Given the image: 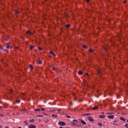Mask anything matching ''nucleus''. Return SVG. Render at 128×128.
I'll list each match as a JSON object with an SVG mask.
<instances>
[{"label": "nucleus", "mask_w": 128, "mask_h": 128, "mask_svg": "<svg viewBox=\"0 0 128 128\" xmlns=\"http://www.w3.org/2000/svg\"><path fill=\"white\" fill-rule=\"evenodd\" d=\"M10 92L12 94V90H10Z\"/></svg>", "instance_id": "a18cd8bd"}, {"label": "nucleus", "mask_w": 128, "mask_h": 128, "mask_svg": "<svg viewBox=\"0 0 128 128\" xmlns=\"http://www.w3.org/2000/svg\"><path fill=\"white\" fill-rule=\"evenodd\" d=\"M50 54H52V56H56V54H54V53L53 52L50 51Z\"/></svg>", "instance_id": "9d476101"}, {"label": "nucleus", "mask_w": 128, "mask_h": 128, "mask_svg": "<svg viewBox=\"0 0 128 128\" xmlns=\"http://www.w3.org/2000/svg\"><path fill=\"white\" fill-rule=\"evenodd\" d=\"M98 126H102V123H98Z\"/></svg>", "instance_id": "b1692460"}, {"label": "nucleus", "mask_w": 128, "mask_h": 128, "mask_svg": "<svg viewBox=\"0 0 128 128\" xmlns=\"http://www.w3.org/2000/svg\"><path fill=\"white\" fill-rule=\"evenodd\" d=\"M114 118V116L112 115H110L108 116V118L112 119Z\"/></svg>", "instance_id": "423d86ee"}, {"label": "nucleus", "mask_w": 128, "mask_h": 128, "mask_svg": "<svg viewBox=\"0 0 128 128\" xmlns=\"http://www.w3.org/2000/svg\"><path fill=\"white\" fill-rule=\"evenodd\" d=\"M16 102H20V100H16Z\"/></svg>", "instance_id": "c85d7f7f"}, {"label": "nucleus", "mask_w": 128, "mask_h": 128, "mask_svg": "<svg viewBox=\"0 0 128 128\" xmlns=\"http://www.w3.org/2000/svg\"><path fill=\"white\" fill-rule=\"evenodd\" d=\"M10 48H12V46H10Z\"/></svg>", "instance_id": "338daca9"}, {"label": "nucleus", "mask_w": 128, "mask_h": 128, "mask_svg": "<svg viewBox=\"0 0 128 128\" xmlns=\"http://www.w3.org/2000/svg\"><path fill=\"white\" fill-rule=\"evenodd\" d=\"M66 118H70V116L68 115H66Z\"/></svg>", "instance_id": "393cba45"}, {"label": "nucleus", "mask_w": 128, "mask_h": 128, "mask_svg": "<svg viewBox=\"0 0 128 128\" xmlns=\"http://www.w3.org/2000/svg\"><path fill=\"white\" fill-rule=\"evenodd\" d=\"M58 124H59V126H66V123L63 122H59Z\"/></svg>", "instance_id": "7ed1b4c3"}, {"label": "nucleus", "mask_w": 128, "mask_h": 128, "mask_svg": "<svg viewBox=\"0 0 128 128\" xmlns=\"http://www.w3.org/2000/svg\"><path fill=\"white\" fill-rule=\"evenodd\" d=\"M25 124H26V126H28V122L26 121H25L24 122Z\"/></svg>", "instance_id": "7c9ffc66"}, {"label": "nucleus", "mask_w": 128, "mask_h": 128, "mask_svg": "<svg viewBox=\"0 0 128 128\" xmlns=\"http://www.w3.org/2000/svg\"><path fill=\"white\" fill-rule=\"evenodd\" d=\"M30 50H34V46H32V45L30 46Z\"/></svg>", "instance_id": "6e6552de"}, {"label": "nucleus", "mask_w": 128, "mask_h": 128, "mask_svg": "<svg viewBox=\"0 0 128 128\" xmlns=\"http://www.w3.org/2000/svg\"><path fill=\"white\" fill-rule=\"evenodd\" d=\"M28 128H36V125L30 124L28 126Z\"/></svg>", "instance_id": "20e7f679"}, {"label": "nucleus", "mask_w": 128, "mask_h": 128, "mask_svg": "<svg viewBox=\"0 0 128 128\" xmlns=\"http://www.w3.org/2000/svg\"><path fill=\"white\" fill-rule=\"evenodd\" d=\"M27 34H30V36H31V34H32V33L30 31L27 32Z\"/></svg>", "instance_id": "dca6fc26"}, {"label": "nucleus", "mask_w": 128, "mask_h": 128, "mask_svg": "<svg viewBox=\"0 0 128 128\" xmlns=\"http://www.w3.org/2000/svg\"><path fill=\"white\" fill-rule=\"evenodd\" d=\"M10 40V38H6V40Z\"/></svg>", "instance_id": "c9c22d12"}, {"label": "nucleus", "mask_w": 128, "mask_h": 128, "mask_svg": "<svg viewBox=\"0 0 128 128\" xmlns=\"http://www.w3.org/2000/svg\"><path fill=\"white\" fill-rule=\"evenodd\" d=\"M58 112H60V110L59 109V110H58Z\"/></svg>", "instance_id": "864d4df0"}, {"label": "nucleus", "mask_w": 128, "mask_h": 128, "mask_svg": "<svg viewBox=\"0 0 128 128\" xmlns=\"http://www.w3.org/2000/svg\"><path fill=\"white\" fill-rule=\"evenodd\" d=\"M30 122H34V119H32V120H30Z\"/></svg>", "instance_id": "6ab92c4d"}, {"label": "nucleus", "mask_w": 128, "mask_h": 128, "mask_svg": "<svg viewBox=\"0 0 128 128\" xmlns=\"http://www.w3.org/2000/svg\"><path fill=\"white\" fill-rule=\"evenodd\" d=\"M18 48L16 47V48Z\"/></svg>", "instance_id": "bf43d9fd"}, {"label": "nucleus", "mask_w": 128, "mask_h": 128, "mask_svg": "<svg viewBox=\"0 0 128 128\" xmlns=\"http://www.w3.org/2000/svg\"><path fill=\"white\" fill-rule=\"evenodd\" d=\"M99 118H106V116L104 115H100Z\"/></svg>", "instance_id": "0eeeda50"}, {"label": "nucleus", "mask_w": 128, "mask_h": 128, "mask_svg": "<svg viewBox=\"0 0 128 128\" xmlns=\"http://www.w3.org/2000/svg\"><path fill=\"white\" fill-rule=\"evenodd\" d=\"M109 92H110V90H109Z\"/></svg>", "instance_id": "052dcab7"}, {"label": "nucleus", "mask_w": 128, "mask_h": 128, "mask_svg": "<svg viewBox=\"0 0 128 128\" xmlns=\"http://www.w3.org/2000/svg\"><path fill=\"white\" fill-rule=\"evenodd\" d=\"M102 114H104V112H102Z\"/></svg>", "instance_id": "e2e57ef3"}, {"label": "nucleus", "mask_w": 128, "mask_h": 128, "mask_svg": "<svg viewBox=\"0 0 128 128\" xmlns=\"http://www.w3.org/2000/svg\"><path fill=\"white\" fill-rule=\"evenodd\" d=\"M18 128H22V127H18Z\"/></svg>", "instance_id": "680f3d73"}, {"label": "nucleus", "mask_w": 128, "mask_h": 128, "mask_svg": "<svg viewBox=\"0 0 128 128\" xmlns=\"http://www.w3.org/2000/svg\"><path fill=\"white\" fill-rule=\"evenodd\" d=\"M10 43L6 44V48H10Z\"/></svg>", "instance_id": "4468645a"}, {"label": "nucleus", "mask_w": 128, "mask_h": 128, "mask_svg": "<svg viewBox=\"0 0 128 128\" xmlns=\"http://www.w3.org/2000/svg\"><path fill=\"white\" fill-rule=\"evenodd\" d=\"M49 120H45V122H48Z\"/></svg>", "instance_id": "e433bc0d"}, {"label": "nucleus", "mask_w": 128, "mask_h": 128, "mask_svg": "<svg viewBox=\"0 0 128 128\" xmlns=\"http://www.w3.org/2000/svg\"><path fill=\"white\" fill-rule=\"evenodd\" d=\"M78 122L80 123V122H78V120H74L72 121V122H71V125L72 126H82V125H78Z\"/></svg>", "instance_id": "f257e3e1"}, {"label": "nucleus", "mask_w": 128, "mask_h": 128, "mask_svg": "<svg viewBox=\"0 0 128 128\" xmlns=\"http://www.w3.org/2000/svg\"><path fill=\"white\" fill-rule=\"evenodd\" d=\"M41 110H42L43 112L45 110L44 108H42Z\"/></svg>", "instance_id": "a19ab883"}, {"label": "nucleus", "mask_w": 128, "mask_h": 128, "mask_svg": "<svg viewBox=\"0 0 128 128\" xmlns=\"http://www.w3.org/2000/svg\"><path fill=\"white\" fill-rule=\"evenodd\" d=\"M22 94V96H24V94Z\"/></svg>", "instance_id": "69168bd1"}, {"label": "nucleus", "mask_w": 128, "mask_h": 128, "mask_svg": "<svg viewBox=\"0 0 128 128\" xmlns=\"http://www.w3.org/2000/svg\"><path fill=\"white\" fill-rule=\"evenodd\" d=\"M6 128H8V126H6Z\"/></svg>", "instance_id": "13d9d810"}, {"label": "nucleus", "mask_w": 128, "mask_h": 128, "mask_svg": "<svg viewBox=\"0 0 128 128\" xmlns=\"http://www.w3.org/2000/svg\"><path fill=\"white\" fill-rule=\"evenodd\" d=\"M82 46L84 48H86V46L82 45Z\"/></svg>", "instance_id": "c756f323"}, {"label": "nucleus", "mask_w": 128, "mask_h": 128, "mask_svg": "<svg viewBox=\"0 0 128 128\" xmlns=\"http://www.w3.org/2000/svg\"><path fill=\"white\" fill-rule=\"evenodd\" d=\"M52 70H56V68H55L54 67H53V68H52Z\"/></svg>", "instance_id": "4c0bfd02"}, {"label": "nucleus", "mask_w": 128, "mask_h": 128, "mask_svg": "<svg viewBox=\"0 0 128 128\" xmlns=\"http://www.w3.org/2000/svg\"><path fill=\"white\" fill-rule=\"evenodd\" d=\"M97 72H98V74H102V71H100V70L99 69V70H97Z\"/></svg>", "instance_id": "ddd939ff"}, {"label": "nucleus", "mask_w": 128, "mask_h": 128, "mask_svg": "<svg viewBox=\"0 0 128 128\" xmlns=\"http://www.w3.org/2000/svg\"><path fill=\"white\" fill-rule=\"evenodd\" d=\"M78 74H82V72L79 70L78 72Z\"/></svg>", "instance_id": "f3484780"}, {"label": "nucleus", "mask_w": 128, "mask_h": 128, "mask_svg": "<svg viewBox=\"0 0 128 128\" xmlns=\"http://www.w3.org/2000/svg\"><path fill=\"white\" fill-rule=\"evenodd\" d=\"M122 114H124V113H122Z\"/></svg>", "instance_id": "5fc2aeb1"}, {"label": "nucleus", "mask_w": 128, "mask_h": 128, "mask_svg": "<svg viewBox=\"0 0 128 128\" xmlns=\"http://www.w3.org/2000/svg\"><path fill=\"white\" fill-rule=\"evenodd\" d=\"M104 50H106H106H108V48H106V47H104Z\"/></svg>", "instance_id": "cd10ccee"}, {"label": "nucleus", "mask_w": 128, "mask_h": 128, "mask_svg": "<svg viewBox=\"0 0 128 128\" xmlns=\"http://www.w3.org/2000/svg\"><path fill=\"white\" fill-rule=\"evenodd\" d=\"M36 116L38 118H42L44 116L41 115H36Z\"/></svg>", "instance_id": "a211bd4d"}, {"label": "nucleus", "mask_w": 128, "mask_h": 128, "mask_svg": "<svg viewBox=\"0 0 128 128\" xmlns=\"http://www.w3.org/2000/svg\"><path fill=\"white\" fill-rule=\"evenodd\" d=\"M0 116H4V115H2V114H0Z\"/></svg>", "instance_id": "37998d69"}, {"label": "nucleus", "mask_w": 128, "mask_h": 128, "mask_svg": "<svg viewBox=\"0 0 128 128\" xmlns=\"http://www.w3.org/2000/svg\"><path fill=\"white\" fill-rule=\"evenodd\" d=\"M0 108H2V107L0 106Z\"/></svg>", "instance_id": "0e129e2a"}, {"label": "nucleus", "mask_w": 128, "mask_h": 128, "mask_svg": "<svg viewBox=\"0 0 128 128\" xmlns=\"http://www.w3.org/2000/svg\"><path fill=\"white\" fill-rule=\"evenodd\" d=\"M4 52H8V51L6 49L3 50Z\"/></svg>", "instance_id": "2f4dec72"}, {"label": "nucleus", "mask_w": 128, "mask_h": 128, "mask_svg": "<svg viewBox=\"0 0 128 128\" xmlns=\"http://www.w3.org/2000/svg\"><path fill=\"white\" fill-rule=\"evenodd\" d=\"M98 106H94V108H92V110H98Z\"/></svg>", "instance_id": "9b49d317"}, {"label": "nucleus", "mask_w": 128, "mask_h": 128, "mask_svg": "<svg viewBox=\"0 0 128 128\" xmlns=\"http://www.w3.org/2000/svg\"><path fill=\"white\" fill-rule=\"evenodd\" d=\"M89 52H94V49L90 48L89 49Z\"/></svg>", "instance_id": "f8f14e48"}, {"label": "nucleus", "mask_w": 128, "mask_h": 128, "mask_svg": "<svg viewBox=\"0 0 128 128\" xmlns=\"http://www.w3.org/2000/svg\"><path fill=\"white\" fill-rule=\"evenodd\" d=\"M86 76H89L88 73H86Z\"/></svg>", "instance_id": "8fccbe9b"}, {"label": "nucleus", "mask_w": 128, "mask_h": 128, "mask_svg": "<svg viewBox=\"0 0 128 128\" xmlns=\"http://www.w3.org/2000/svg\"><path fill=\"white\" fill-rule=\"evenodd\" d=\"M70 26L69 24H68L66 26V27L67 28H68Z\"/></svg>", "instance_id": "412c9836"}, {"label": "nucleus", "mask_w": 128, "mask_h": 128, "mask_svg": "<svg viewBox=\"0 0 128 128\" xmlns=\"http://www.w3.org/2000/svg\"><path fill=\"white\" fill-rule=\"evenodd\" d=\"M117 96H120V95H119V94H118V95H117Z\"/></svg>", "instance_id": "4d7b16f0"}, {"label": "nucleus", "mask_w": 128, "mask_h": 128, "mask_svg": "<svg viewBox=\"0 0 128 128\" xmlns=\"http://www.w3.org/2000/svg\"><path fill=\"white\" fill-rule=\"evenodd\" d=\"M39 50H44V48H38Z\"/></svg>", "instance_id": "bb28decb"}, {"label": "nucleus", "mask_w": 128, "mask_h": 128, "mask_svg": "<svg viewBox=\"0 0 128 128\" xmlns=\"http://www.w3.org/2000/svg\"><path fill=\"white\" fill-rule=\"evenodd\" d=\"M79 120L81 122L82 124H86V122L80 119Z\"/></svg>", "instance_id": "39448f33"}, {"label": "nucleus", "mask_w": 128, "mask_h": 128, "mask_svg": "<svg viewBox=\"0 0 128 128\" xmlns=\"http://www.w3.org/2000/svg\"><path fill=\"white\" fill-rule=\"evenodd\" d=\"M90 0H86V2H89Z\"/></svg>", "instance_id": "de8ad7c7"}, {"label": "nucleus", "mask_w": 128, "mask_h": 128, "mask_svg": "<svg viewBox=\"0 0 128 128\" xmlns=\"http://www.w3.org/2000/svg\"><path fill=\"white\" fill-rule=\"evenodd\" d=\"M125 126H126V128H128V124H126Z\"/></svg>", "instance_id": "72a5a7b5"}, {"label": "nucleus", "mask_w": 128, "mask_h": 128, "mask_svg": "<svg viewBox=\"0 0 128 128\" xmlns=\"http://www.w3.org/2000/svg\"><path fill=\"white\" fill-rule=\"evenodd\" d=\"M29 66L31 68V70H34V66L32 64L29 65Z\"/></svg>", "instance_id": "2eb2a0df"}, {"label": "nucleus", "mask_w": 128, "mask_h": 128, "mask_svg": "<svg viewBox=\"0 0 128 128\" xmlns=\"http://www.w3.org/2000/svg\"><path fill=\"white\" fill-rule=\"evenodd\" d=\"M0 128H2V126L0 125Z\"/></svg>", "instance_id": "3c124183"}, {"label": "nucleus", "mask_w": 128, "mask_h": 128, "mask_svg": "<svg viewBox=\"0 0 128 128\" xmlns=\"http://www.w3.org/2000/svg\"><path fill=\"white\" fill-rule=\"evenodd\" d=\"M84 116H90V114H85Z\"/></svg>", "instance_id": "ea45409f"}, {"label": "nucleus", "mask_w": 128, "mask_h": 128, "mask_svg": "<svg viewBox=\"0 0 128 128\" xmlns=\"http://www.w3.org/2000/svg\"><path fill=\"white\" fill-rule=\"evenodd\" d=\"M39 122H42V120H39Z\"/></svg>", "instance_id": "6e6d98bb"}, {"label": "nucleus", "mask_w": 128, "mask_h": 128, "mask_svg": "<svg viewBox=\"0 0 128 128\" xmlns=\"http://www.w3.org/2000/svg\"><path fill=\"white\" fill-rule=\"evenodd\" d=\"M16 114H20V113H19V112H18V113H16Z\"/></svg>", "instance_id": "603ef678"}, {"label": "nucleus", "mask_w": 128, "mask_h": 128, "mask_svg": "<svg viewBox=\"0 0 128 128\" xmlns=\"http://www.w3.org/2000/svg\"><path fill=\"white\" fill-rule=\"evenodd\" d=\"M107 114H114V113H107Z\"/></svg>", "instance_id": "58836bf2"}, {"label": "nucleus", "mask_w": 128, "mask_h": 128, "mask_svg": "<svg viewBox=\"0 0 128 128\" xmlns=\"http://www.w3.org/2000/svg\"><path fill=\"white\" fill-rule=\"evenodd\" d=\"M38 64H42V61H39Z\"/></svg>", "instance_id": "79ce46f5"}, {"label": "nucleus", "mask_w": 128, "mask_h": 128, "mask_svg": "<svg viewBox=\"0 0 128 128\" xmlns=\"http://www.w3.org/2000/svg\"><path fill=\"white\" fill-rule=\"evenodd\" d=\"M35 112H40V109H36Z\"/></svg>", "instance_id": "5701e85b"}, {"label": "nucleus", "mask_w": 128, "mask_h": 128, "mask_svg": "<svg viewBox=\"0 0 128 128\" xmlns=\"http://www.w3.org/2000/svg\"><path fill=\"white\" fill-rule=\"evenodd\" d=\"M87 120H88L89 122H94V118L91 116H88Z\"/></svg>", "instance_id": "f03ea898"}, {"label": "nucleus", "mask_w": 128, "mask_h": 128, "mask_svg": "<svg viewBox=\"0 0 128 128\" xmlns=\"http://www.w3.org/2000/svg\"><path fill=\"white\" fill-rule=\"evenodd\" d=\"M20 38H22V40H24V38H22V36H20Z\"/></svg>", "instance_id": "f704fd0d"}, {"label": "nucleus", "mask_w": 128, "mask_h": 128, "mask_svg": "<svg viewBox=\"0 0 128 128\" xmlns=\"http://www.w3.org/2000/svg\"><path fill=\"white\" fill-rule=\"evenodd\" d=\"M43 114H44L45 116H48V114L46 113H43Z\"/></svg>", "instance_id": "49530a36"}, {"label": "nucleus", "mask_w": 128, "mask_h": 128, "mask_svg": "<svg viewBox=\"0 0 128 128\" xmlns=\"http://www.w3.org/2000/svg\"><path fill=\"white\" fill-rule=\"evenodd\" d=\"M18 14H20V12H18V11H16V16H18Z\"/></svg>", "instance_id": "a878e982"}, {"label": "nucleus", "mask_w": 128, "mask_h": 128, "mask_svg": "<svg viewBox=\"0 0 128 128\" xmlns=\"http://www.w3.org/2000/svg\"><path fill=\"white\" fill-rule=\"evenodd\" d=\"M0 48L2 50H4V48H2V46H0Z\"/></svg>", "instance_id": "473e14b6"}, {"label": "nucleus", "mask_w": 128, "mask_h": 128, "mask_svg": "<svg viewBox=\"0 0 128 128\" xmlns=\"http://www.w3.org/2000/svg\"><path fill=\"white\" fill-rule=\"evenodd\" d=\"M120 120H122L123 122H126V119L123 117H120Z\"/></svg>", "instance_id": "1a4fd4ad"}, {"label": "nucleus", "mask_w": 128, "mask_h": 128, "mask_svg": "<svg viewBox=\"0 0 128 128\" xmlns=\"http://www.w3.org/2000/svg\"><path fill=\"white\" fill-rule=\"evenodd\" d=\"M79 40H82V38H79Z\"/></svg>", "instance_id": "09e8293b"}, {"label": "nucleus", "mask_w": 128, "mask_h": 128, "mask_svg": "<svg viewBox=\"0 0 128 128\" xmlns=\"http://www.w3.org/2000/svg\"><path fill=\"white\" fill-rule=\"evenodd\" d=\"M124 4H126V1H124Z\"/></svg>", "instance_id": "c03bdc74"}, {"label": "nucleus", "mask_w": 128, "mask_h": 128, "mask_svg": "<svg viewBox=\"0 0 128 128\" xmlns=\"http://www.w3.org/2000/svg\"><path fill=\"white\" fill-rule=\"evenodd\" d=\"M116 121L115 120V121L114 122V124H115V126H118V124H116Z\"/></svg>", "instance_id": "4be33fe9"}, {"label": "nucleus", "mask_w": 128, "mask_h": 128, "mask_svg": "<svg viewBox=\"0 0 128 128\" xmlns=\"http://www.w3.org/2000/svg\"><path fill=\"white\" fill-rule=\"evenodd\" d=\"M52 118H58V116L55 114H52Z\"/></svg>", "instance_id": "aec40b11"}]
</instances>
